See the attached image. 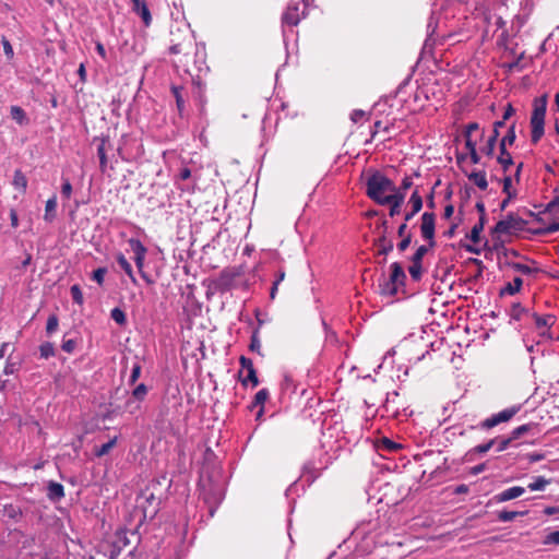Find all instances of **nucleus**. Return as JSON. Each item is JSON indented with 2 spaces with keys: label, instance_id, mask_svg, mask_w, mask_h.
Here are the masks:
<instances>
[{
  "label": "nucleus",
  "instance_id": "f257e3e1",
  "mask_svg": "<svg viewBox=\"0 0 559 559\" xmlns=\"http://www.w3.org/2000/svg\"><path fill=\"white\" fill-rule=\"evenodd\" d=\"M395 188L394 182L380 171H373L366 180V194L378 204Z\"/></svg>",
  "mask_w": 559,
  "mask_h": 559
},
{
  "label": "nucleus",
  "instance_id": "f03ea898",
  "mask_svg": "<svg viewBox=\"0 0 559 559\" xmlns=\"http://www.w3.org/2000/svg\"><path fill=\"white\" fill-rule=\"evenodd\" d=\"M548 95L544 94L534 99L531 116L532 142L536 144L544 135L545 116L547 110Z\"/></svg>",
  "mask_w": 559,
  "mask_h": 559
},
{
  "label": "nucleus",
  "instance_id": "7ed1b4c3",
  "mask_svg": "<svg viewBox=\"0 0 559 559\" xmlns=\"http://www.w3.org/2000/svg\"><path fill=\"white\" fill-rule=\"evenodd\" d=\"M521 409V405H513L511 407L504 408L501 412L491 415L479 424L481 429H491L499 424L508 423L511 420Z\"/></svg>",
  "mask_w": 559,
  "mask_h": 559
},
{
  "label": "nucleus",
  "instance_id": "20e7f679",
  "mask_svg": "<svg viewBox=\"0 0 559 559\" xmlns=\"http://www.w3.org/2000/svg\"><path fill=\"white\" fill-rule=\"evenodd\" d=\"M202 496L205 504L209 507L210 516H213L217 507L224 499L223 489L218 485H211L209 489L202 485Z\"/></svg>",
  "mask_w": 559,
  "mask_h": 559
},
{
  "label": "nucleus",
  "instance_id": "39448f33",
  "mask_svg": "<svg viewBox=\"0 0 559 559\" xmlns=\"http://www.w3.org/2000/svg\"><path fill=\"white\" fill-rule=\"evenodd\" d=\"M525 225V221L521 217L516 216L513 213L507 215L504 219L499 221L495 228L493 233L497 234H511L513 231L521 230Z\"/></svg>",
  "mask_w": 559,
  "mask_h": 559
},
{
  "label": "nucleus",
  "instance_id": "423d86ee",
  "mask_svg": "<svg viewBox=\"0 0 559 559\" xmlns=\"http://www.w3.org/2000/svg\"><path fill=\"white\" fill-rule=\"evenodd\" d=\"M532 318L534 319L536 328L539 330L538 336L543 341L554 340V335L550 332V328L556 323V317L552 314L539 316L534 312L532 313Z\"/></svg>",
  "mask_w": 559,
  "mask_h": 559
},
{
  "label": "nucleus",
  "instance_id": "0eeeda50",
  "mask_svg": "<svg viewBox=\"0 0 559 559\" xmlns=\"http://www.w3.org/2000/svg\"><path fill=\"white\" fill-rule=\"evenodd\" d=\"M302 16V9L300 10V3L299 2H292L288 4L286 11L282 15V26H283V36L284 39L286 38V26H297L300 22Z\"/></svg>",
  "mask_w": 559,
  "mask_h": 559
},
{
  "label": "nucleus",
  "instance_id": "6e6552de",
  "mask_svg": "<svg viewBox=\"0 0 559 559\" xmlns=\"http://www.w3.org/2000/svg\"><path fill=\"white\" fill-rule=\"evenodd\" d=\"M404 200L405 193L401 190H397L396 187L395 190L386 195V198H383L380 201V205H390L389 215L394 217L401 213V206L404 203Z\"/></svg>",
  "mask_w": 559,
  "mask_h": 559
},
{
  "label": "nucleus",
  "instance_id": "1a4fd4ad",
  "mask_svg": "<svg viewBox=\"0 0 559 559\" xmlns=\"http://www.w3.org/2000/svg\"><path fill=\"white\" fill-rule=\"evenodd\" d=\"M435 223H436V215L432 212H425L421 215V225H420V231L421 236L429 240L430 247L435 246Z\"/></svg>",
  "mask_w": 559,
  "mask_h": 559
},
{
  "label": "nucleus",
  "instance_id": "9d476101",
  "mask_svg": "<svg viewBox=\"0 0 559 559\" xmlns=\"http://www.w3.org/2000/svg\"><path fill=\"white\" fill-rule=\"evenodd\" d=\"M128 243L134 253V262L139 271H142L144 269V262L147 249L145 246L136 238H130L128 240Z\"/></svg>",
  "mask_w": 559,
  "mask_h": 559
},
{
  "label": "nucleus",
  "instance_id": "9b49d317",
  "mask_svg": "<svg viewBox=\"0 0 559 559\" xmlns=\"http://www.w3.org/2000/svg\"><path fill=\"white\" fill-rule=\"evenodd\" d=\"M239 361L242 370L247 371V376L240 379L241 383L243 385H248V383H251L253 388L257 386L259 384V379L257 376V371L253 367L252 360L250 358L241 356L239 358Z\"/></svg>",
  "mask_w": 559,
  "mask_h": 559
},
{
  "label": "nucleus",
  "instance_id": "f8f14e48",
  "mask_svg": "<svg viewBox=\"0 0 559 559\" xmlns=\"http://www.w3.org/2000/svg\"><path fill=\"white\" fill-rule=\"evenodd\" d=\"M406 278L405 272L400 263L394 262L391 264V275L390 283L388 285H392V287L388 288L392 294L396 293V285L403 284Z\"/></svg>",
  "mask_w": 559,
  "mask_h": 559
},
{
  "label": "nucleus",
  "instance_id": "ddd939ff",
  "mask_svg": "<svg viewBox=\"0 0 559 559\" xmlns=\"http://www.w3.org/2000/svg\"><path fill=\"white\" fill-rule=\"evenodd\" d=\"M192 48H193L192 36L190 34V31L186 29V37H185L183 41L173 44L169 47V51L173 55L183 53L185 56H188Z\"/></svg>",
  "mask_w": 559,
  "mask_h": 559
},
{
  "label": "nucleus",
  "instance_id": "4468645a",
  "mask_svg": "<svg viewBox=\"0 0 559 559\" xmlns=\"http://www.w3.org/2000/svg\"><path fill=\"white\" fill-rule=\"evenodd\" d=\"M408 203L411 204L412 209H409V212L405 213V222H409L423 207V198L417 190L412 193Z\"/></svg>",
  "mask_w": 559,
  "mask_h": 559
},
{
  "label": "nucleus",
  "instance_id": "2eb2a0df",
  "mask_svg": "<svg viewBox=\"0 0 559 559\" xmlns=\"http://www.w3.org/2000/svg\"><path fill=\"white\" fill-rule=\"evenodd\" d=\"M110 143L107 138H102L97 146V156L99 158V168L102 173H106L108 168L107 148Z\"/></svg>",
  "mask_w": 559,
  "mask_h": 559
},
{
  "label": "nucleus",
  "instance_id": "dca6fc26",
  "mask_svg": "<svg viewBox=\"0 0 559 559\" xmlns=\"http://www.w3.org/2000/svg\"><path fill=\"white\" fill-rule=\"evenodd\" d=\"M132 10L142 19L145 26L151 24L152 15L145 0H139L138 3H133Z\"/></svg>",
  "mask_w": 559,
  "mask_h": 559
},
{
  "label": "nucleus",
  "instance_id": "f3484780",
  "mask_svg": "<svg viewBox=\"0 0 559 559\" xmlns=\"http://www.w3.org/2000/svg\"><path fill=\"white\" fill-rule=\"evenodd\" d=\"M525 492V488L521 486L510 487L496 496L497 501L504 502L519 498Z\"/></svg>",
  "mask_w": 559,
  "mask_h": 559
},
{
  "label": "nucleus",
  "instance_id": "a211bd4d",
  "mask_svg": "<svg viewBox=\"0 0 559 559\" xmlns=\"http://www.w3.org/2000/svg\"><path fill=\"white\" fill-rule=\"evenodd\" d=\"M503 126H504L503 121H496L493 123L492 134L489 136L487 144L484 147V152L486 155L491 156L493 154L497 139L499 136V129L502 128Z\"/></svg>",
  "mask_w": 559,
  "mask_h": 559
},
{
  "label": "nucleus",
  "instance_id": "6ab92c4d",
  "mask_svg": "<svg viewBox=\"0 0 559 559\" xmlns=\"http://www.w3.org/2000/svg\"><path fill=\"white\" fill-rule=\"evenodd\" d=\"M194 99L198 102L200 107V112H204L206 97H205V86L200 81L193 82V91H192Z\"/></svg>",
  "mask_w": 559,
  "mask_h": 559
},
{
  "label": "nucleus",
  "instance_id": "aec40b11",
  "mask_svg": "<svg viewBox=\"0 0 559 559\" xmlns=\"http://www.w3.org/2000/svg\"><path fill=\"white\" fill-rule=\"evenodd\" d=\"M374 246L378 248V254L386 255L393 250V241L388 239L384 233L374 240Z\"/></svg>",
  "mask_w": 559,
  "mask_h": 559
},
{
  "label": "nucleus",
  "instance_id": "412c9836",
  "mask_svg": "<svg viewBox=\"0 0 559 559\" xmlns=\"http://www.w3.org/2000/svg\"><path fill=\"white\" fill-rule=\"evenodd\" d=\"M47 497L51 501H60L64 497L63 486L56 481H49L47 486Z\"/></svg>",
  "mask_w": 559,
  "mask_h": 559
},
{
  "label": "nucleus",
  "instance_id": "4be33fe9",
  "mask_svg": "<svg viewBox=\"0 0 559 559\" xmlns=\"http://www.w3.org/2000/svg\"><path fill=\"white\" fill-rule=\"evenodd\" d=\"M116 260H117V263L119 264V266L124 271V273L129 276V278L131 280V282L133 284L136 283V278L134 276V273H133V269L130 264V262L127 260V258L121 253H117L116 255Z\"/></svg>",
  "mask_w": 559,
  "mask_h": 559
},
{
  "label": "nucleus",
  "instance_id": "5701e85b",
  "mask_svg": "<svg viewBox=\"0 0 559 559\" xmlns=\"http://www.w3.org/2000/svg\"><path fill=\"white\" fill-rule=\"evenodd\" d=\"M57 197L52 195L46 202L44 219L51 223L56 218Z\"/></svg>",
  "mask_w": 559,
  "mask_h": 559
},
{
  "label": "nucleus",
  "instance_id": "b1692460",
  "mask_svg": "<svg viewBox=\"0 0 559 559\" xmlns=\"http://www.w3.org/2000/svg\"><path fill=\"white\" fill-rule=\"evenodd\" d=\"M11 117L14 121H16L20 126H26L28 123V118L24 109L20 106H12L10 109Z\"/></svg>",
  "mask_w": 559,
  "mask_h": 559
},
{
  "label": "nucleus",
  "instance_id": "393cba45",
  "mask_svg": "<svg viewBox=\"0 0 559 559\" xmlns=\"http://www.w3.org/2000/svg\"><path fill=\"white\" fill-rule=\"evenodd\" d=\"M267 397H269V391L266 389H261L254 395V399H253V401H252V403L250 405V408H253V407H257V406H261V408H260V411L258 413V417H260L263 414V404L265 403Z\"/></svg>",
  "mask_w": 559,
  "mask_h": 559
},
{
  "label": "nucleus",
  "instance_id": "a878e982",
  "mask_svg": "<svg viewBox=\"0 0 559 559\" xmlns=\"http://www.w3.org/2000/svg\"><path fill=\"white\" fill-rule=\"evenodd\" d=\"M171 93L176 99L177 109H178L180 116H182L183 110H185V103H186L185 97H183V87L173 85Z\"/></svg>",
  "mask_w": 559,
  "mask_h": 559
},
{
  "label": "nucleus",
  "instance_id": "bb28decb",
  "mask_svg": "<svg viewBox=\"0 0 559 559\" xmlns=\"http://www.w3.org/2000/svg\"><path fill=\"white\" fill-rule=\"evenodd\" d=\"M142 497L150 504V507H152L150 514L154 515L158 509L159 499H157L153 492H148V490L143 491ZM147 513H148V510H147V508L144 507V514L146 515Z\"/></svg>",
  "mask_w": 559,
  "mask_h": 559
},
{
  "label": "nucleus",
  "instance_id": "cd10ccee",
  "mask_svg": "<svg viewBox=\"0 0 559 559\" xmlns=\"http://www.w3.org/2000/svg\"><path fill=\"white\" fill-rule=\"evenodd\" d=\"M468 179L473 181L480 190H486L488 187L486 173L485 171H474L468 175Z\"/></svg>",
  "mask_w": 559,
  "mask_h": 559
},
{
  "label": "nucleus",
  "instance_id": "c85d7f7f",
  "mask_svg": "<svg viewBox=\"0 0 559 559\" xmlns=\"http://www.w3.org/2000/svg\"><path fill=\"white\" fill-rule=\"evenodd\" d=\"M12 183L15 189H19L22 192H25L26 188H27V178L20 169H17L14 171V177H13Z\"/></svg>",
  "mask_w": 559,
  "mask_h": 559
},
{
  "label": "nucleus",
  "instance_id": "c756f323",
  "mask_svg": "<svg viewBox=\"0 0 559 559\" xmlns=\"http://www.w3.org/2000/svg\"><path fill=\"white\" fill-rule=\"evenodd\" d=\"M550 484V479H547L544 476H537L534 478L532 483L527 485V488L531 491H542L546 488L547 485Z\"/></svg>",
  "mask_w": 559,
  "mask_h": 559
},
{
  "label": "nucleus",
  "instance_id": "7c9ffc66",
  "mask_svg": "<svg viewBox=\"0 0 559 559\" xmlns=\"http://www.w3.org/2000/svg\"><path fill=\"white\" fill-rule=\"evenodd\" d=\"M522 284H523L522 278L515 277L513 280V282L508 283L507 286L504 288H502L501 293L508 294V295H514L515 293H518L521 289Z\"/></svg>",
  "mask_w": 559,
  "mask_h": 559
},
{
  "label": "nucleus",
  "instance_id": "2f4dec72",
  "mask_svg": "<svg viewBox=\"0 0 559 559\" xmlns=\"http://www.w3.org/2000/svg\"><path fill=\"white\" fill-rule=\"evenodd\" d=\"M484 225H485V222H484V217H479V221L477 224L474 225V227L472 228L471 230V234L468 235V238L474 242H478L479 239H480V233L483 231L484 229Z\"/></svg>",
  "mask_w": 559,
  "mask_h": 559
},
{
  "label": "nucleus",
  "instance_id": "473e14b6",
  "mask_svg": "<svg viewBox=\"0 0 559 559\" xmlns=\"http://www.w3.org/2000/svg\"><path fill=\"white\" fill-rule=\"evenodd\" d=\"M117 437H114L108 442L102 444L99 448L95 450V455L100 457L109 453V451L116 445Z\"/></svg>",
  "mask_w": 559,
  "mask_h": 559
},
{
  "label": "nucleus",
  "instance_id": "72a5a7b5",
  "mask_svg": "<svg viewBox=\"0 0 559 559\" xmlns=\"http://www.w3.org/2000/svg\"><path fill=\"white\" fill-rule=\"evenodd\" d=\"M526 512H519V511H507V510H503V511H500L498 513V520L501 521V522H511L513 521L516 516H520V515H524Z\"/></svg>",
  "mask_w": 559,
  "mask_h": 559
},
{
  "label": "nucleus",
  "instance_id": "f704fd0d",
  "mask_svg": "<svg viewBox=\"0 0 559 559\" xmlns=\"http://www.w3.org/2000/svg\"><path fill=\"white\" fill-rule=\"evenodd\" d=\"M510 266L519 272V273H522V274H525V275H531L535 272H537V269H534L527 264H523V263H519V262H513V263H510Z\"/></svg>",
  "mask_w": 559,
  "mask_h": 559
},
{
  "label": "nucleus",
  "instance_id": "c9c22d12",
  "mask_svg": "<svg viewBox=\"0 0 559 559\" xmlns=\"http://www.w3.org/2000/svg\"><path fill=\"white\" fill-rule=\"evenodd\" d=\"M532 427L533 426L531 424L519 426L512 430L509 437L514 441L522 437L524 433L528 432L532 429Z\"/></svg>",
  "mask_w": 559,
  "mask_h": 559
},
{
  "label": "nucleus",
  "instance_id": "e433bc0d",
  "mask_svg": "<svg viewBox=\"0 0 559 559\" xmlns=\"http://www.w3.org/2000/svg\"><path fill=\"white\" fill-rule=\"evenodd\" d=\"M110 317L116 323L120 325H123L127 321L126 313L120 308H114L110 312Z\"/></svg>",
  "mask_w": 559,
  "mask_h": 559
},
{
  "label": "nucleus",
  "instance_id": "4c0bfd02",
  "mask_svg": "<svg viewBox=\"0 0 559 559\" xmlns=\"http://www.w3.org/2000/svg\"><path fill=\"white\" fill-rule=\"evenodd\" d=\"M72 300L78 305H83L84 297L79 285H72L70 288Z\"/></svg>",
  "mask_w": 559,
  "mask_h": 559
},
{
  "label": "nucleus",
  "instance_id": "58836bf2",
  "mask_svg": "<svg viewBox=\"0 0 559 559\" xmlns=\"http://www.w3.org/2000/svg\"><path fill=\"white\" fill-rule=\"evenodd\" d=\"M408 272L414 281H419L423 272L421 263L412 262L411 266L408 267Z\"/></svg>",
  "mask_w": 559,
  "mask_h": 559
},
{
  "label": "nucleus",
  "instance_id": "ea45409f",
  "mask_svg": "<svg viewBox=\"0 0 559 559\" xmlns=\"http://www.w3.org/2000/svg\"><path fill=\"white\" fill-rule=\"evenodd\" d=\"M147 394V386L144 383H140L132 391V396L138 401H143Z\"/></svg>",
  "mask_w": 559,
  "mask_h": 559
},
{
  "label": "nucleus",
  "instance_id": "a19ab883",
  "mask_svg": "<svg viewBox=\"0 0 559 559\" xmlns=\"http://www.w3.org/2000/svg\"><path fill=\"white\" fill-rule=\"evenodd\" d=\"M503 192L509 195V199H513L516 195L514 189H512V178L510 176L503 179Z\"/></svg>",
  "mask_w": 559,
  "mask_h": 559
},
{
  "label": "nucleus",
  "instance_id": "79ce46f5",
  "mask_svg": "<svg viewBox=\"0 0 559 559\" xmlns=\"http://www.w3.org/2000/svg\"><path fill=\"white\" fill-rule=\"evenodd\" d=\"M39 349H40V356L43 358H49L55 355V347L49 342L41 344Z\"/></svg>",
  "mask_w": 559,
  "mask_h": 559
},
{
  "label": "nucleus",
  "instance_id": "37998d69",
  "mask_svg": "<svg viewBox=\"0 0 559 559\" xmlns=\"http://www.w3.org/2000/svg\"><path fill=\"white\" fill-rule=\"evenodd\" d=\"M249 347H250V350L255 352L261 355V341L259 338L258 331H254L252 333Z\"/></svg>",
  "mask_w": 559,
  "mask_h": 559
},
{
  "label": "nucleus",
  "instance_id": "c03bdc74",
  "mask_svg": "<svg viewBox=\"0 0 559 559\" xmlns=\"http://www.w3.org/2000/svg\"><path fill=\"white\" fill-rule=\"evenodd\" d=\"M106 273H107V269H106V267H98V269H96V270L93 272V274H92V278H93V280H94L98 285H103Z\"/></svg>",
  "mask_w": 559,
  "mask_h": 559
},
{
  "label": "nucleus",
  "instance_id": "a18cd8bd",
  "mask_svg": "<svg viewBox=\"0 0 559 559\" xmlns=\"http://www.w3.org/2000/svg\"><path fill=\"white\" fill-rule=\"evenodd\" d=\"M141 365L139 362H134L133 366H132V370H131V374H130V379H129V384H134L138 379L140 378L141 376Z\"/></svg>",
  "mask_w": 559,
  "mask_h": 559
},
{
  "label": "nucleus",
  "instance_id": "49530a36",
  "mask_svg": "<svg viewBox=\"0 0 559 559\" xmlns=\"http://www.w3.org/2000/svg\"><path fill=\"white\" fill-rule=\"evenodd\" d=\"M59 320L57 316L52 314L48 318L47 324H46V331L48 334L53 333L58 329Z\"/></svg>",
  "mask_w": 559,
  "mask_h": 559
},
{
  "label": "nucleus",
  "instance_id": "de8ad7c7",
  "mask_svg": "<svg viewBox=\"0 0 559 559\" xmlns=\"http://www.w3.org/2000/svg\"><path fill=\"white\" fill-rule=\"evenodd\" d=\"M515 127L514 124H512L501 141L503 142V144L512 145L515 141Z\"/></svg>",
  "mask_w": 559,
  "mask_h": 559
},
{
  "label": "nucleus",
  "instance_id": "09e8293b",
  "mask_svg": "<svg viewBox=\"0 0 559 559\" xmlns=\"http://www.w3.org/2000/svg\"><path fill=\"white\" fill-rule=\"evenodd\" d=\"M428 252V247L426 246H419L416 250V252L414 253V255L412 257V262H420L423 261V258L425 257V254Z\"/></svg>",
  "mask_w": 559,
  "mask_h": 559
},
{
  "label": "nucleus",
  "instance_id": "8fccbe9b",
  "mask_svg": "<svg viewBox=\"0 0 559 559\" xmlns=\"http://www.w3.org/2000/svg\"><path fill=\"white\" fill-rule=\"evenodd\" d=\"M496 444V439H491L486 443L478 444L474 448V451L477 453H486Z\"/></svg>",
  "mask_w": 559,
  "mask_h": 559
},
{
  "label": "nucleus",
  "instance_id": "3c124183",
  "mask_svg": "<svg viewBox=\"0 0 559 559\" xmlns=\"http://www.w3.org/2000/svg\"><path fill=\"white\" fill-rule=\"evenodd\" d=\"M525 312H526V310L524 307H522L520 304H515L512 307L511 317L515 320H520L522 318L523 313H525Z\"/></svg>",
  "mask_w": 559,
  "mask_h": 559
},
{
  "label": "nucleus",
  "instance_id": "603ef678",
  "mask_svg": "<svg viewBox=\"0 0 559 559\" xmlns=\"http://www.w3.org/2000/svg\"><path fill=\"white\" fill-rule=\"evenodd\" d=\"M61 194L64 199L69 200L72 194V185L68 179L63 180V183L61 186Z\"/></svg>",
  "mask_w": 559,
  "mask_h": 559
},
{
  "label": "nucleus",
  "instance_id": "864d4df0",
  "mask_svg": "<svg viewBox=\"0 0 559 559\" xmlns=\"http://www.w3.org/2000/svg\"><path fill=\"white\" fill-rule=\"evenodd\" d=\"M498 163L503 167L504 170H507L508 167L513 164V159L510 153H506V155H500L498 157Z\"/></svg>",
  "mask_w": 559,
  "mask_h": 559
},
{
  "label": "nucleus",
  "instance_id": "5fc2aeb1",
  "mask_svg": "<svg viewBox=\"0 0 559 559\" xmlns=\"http://www.w3.org/2000/svg\"><path fill=\"white\" fill-rule=\"evenodd\" d=\"M512 441L513 440L510 437L502 438L499 441L496 440V444H497L496 451L502 452V451L507 450Z\"/></svg>",
  "mask_w": 559,
  "mask_h": 559
},
{
  "label": "nucleus",
  "instance_id": "6e6d98bb",
  "mask_svg": "<svg viewBox=\"0 0 559 559\" xmlns=\"http://www.w3.org/2000/svg\"><path fill=\"white\" fill-rule=\"evenodd\" d=\"M401 238H402V240L397 243V249L400 252H403L409 247V245L412 242V235L408 234L407 236H404Z\"/></svg>",
  "mask_w": 559,
  "mask_h": 559
},
{
  "label": "nucleus",
  "instance_id": "4d7b16f0",
  "mask_svg": "<svg viewBox=\"0 0 559 559\" xmlns=\"http://www.w3.org/2000/svg\"><path fill=\"white\" fill-rule=\"evenodd\" d=\"M544 544L559 545V531H555V532H551L550 534H548L544 540Z\"/></svg>",
  "mask_w": 559,
  "mask_h": 559
},
{
  "label": "nucleus",
  "instance_id": "13d9d810",
  "mask_svg": "<svg viewBox=\"0 0 559 559\" xmlns=\"http://www.w3.org/2000/svg\"><path fill=\"white\" fill-rule=\"evenodd\" d=\"M2 46H3L4 55L9 59H12L14 56L13 48H12V45L10 44V41L5 37L2 38Z\"/></svg>",
  "mask_w": 559,
  "mask_h": 559
},
{
  "label": "nucleus",
  "instance_id": "bf43d9fd",
  "mask_svg": "<svg viewBox=\"0 0 559 559\" xmlns=\"http://www.w3.org/2000/svg\"><path fill=\"white\" fill-rule=\"evenodd\" d=\"M413 186V180L409 176H406L403 178L401 186L397 188V190H401L406 194V191Z\"/></svg>",
  "mask_w": 559,
  "mask_h": 559
},
{
  "label": "nucleus",
  "instance_id": "052dcab7",
  "mask_svg": "<svg viewBox=\"0 0 559 559\" xmlns=\"http://www.w3.org/2000/svg\"><path fill=\"white\" fill-rule=\"evenodd\" d=\"M526 459L528 460L530 463H535V462H539V461L544 460L545 454L540 453V452H533V453L526 454Z\"/></svg>",
  "mask_w": 559,
  "mask_h": 559
},
{
  "label": "nucleus",
  "instance_id": "680f3d73",
  "mask_svg": "<svg viewBox=\"0 0 559 559\" xmlns=\"http://www.w3.org/2000/svg\"><path fill=\"white\" fill-rule=\"evenodd\" d=\"M382 447L389 451H394L400 448V445L397 443H395L394 441H392L388 438L382 439Z\"/></svg>",
  "mask_w": 559,
  "mask_h": 559
},
{
  "label": "nucleus",
  "instance_id": "e2e57ef3",
  "mask_svg": "<svg viewBox=\"0 0 559 559\" xmlns=\"http://www.w3.org/2000/svg\"><path fill=\"white\" fill-rule=\"evenodd\" d=\"M76 346L75 341L73 340H67L62 343V349L67 353H72Z\"/></svg>",
  "mask_w": 559,
  "mask_h": 559
},
{
  "label": "nucleus",
  "instance_id": "0e129e2a",
  "mask_svg": "<svg viewBox=\"0 0 559 559\" xmlns=\"http://www.w3.org/2000/svg\"><path fill=\"white\" fill-rule=\"evenodd\" d=\"M557 231H559V222H554L549 224L547 227H545L542 234H554Z\"/></svg>",
  "mask_w": 559,
  "mask_h": 559
},
{
  "label": "nucleus",
  "instance_id": "69168bd1",
  "mask_svg": "<svg viewBox=\"0 0 559 559\" xmlns=\"http://www.w3.org/2000/svg\"><path fill=\"white\" fill-rule=\"evenodd\" d=\"M364 116H365V111H362L360 109H356L350 114V119L353 122H358L364 118Z\"/></svg>",
  "mask_w": 559,
  "mask_h": 559
},
{
  "label": "nucleus",
  "instance_id": "338daca9",
  "mask_svg": "<svg viewBox=\"0 0 559 559\" xmlns=\"http://www.w3.org/2000/svg\"><path fill=\"white\" fill-rule=\"evenodd\" d=\"M178 177L181 180H188L191 178V170L188 167H183L179 170Z\"/></svg>",
  "mask_w": 559,
  "mask_h": 559
},
{
  "label": "nucleus",
  "instance_id": "774afa93",
  "mask_svg": "<svg viewBox=\"0 0 559 559\" xmlns=\"http://www.w3.org/2000/svg\"><path fill=\"white\" fill-rule=\"evenodd\" d=\"M555 206H559V190L556 191L555 198L548 203L547 210L550 211Z\"/></svg>",
  "mask_w": 559,
  "mask_h": 559
}]
</instances>
